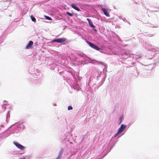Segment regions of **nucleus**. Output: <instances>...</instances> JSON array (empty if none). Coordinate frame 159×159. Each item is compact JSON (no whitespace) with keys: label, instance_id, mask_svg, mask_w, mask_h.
<instances>
[{"label":"nucleus","instance_id":"nucleus-1","mask_svg":"<svg viewBox=\"0 0 159 159\" xmlns=\"http://www.w3.org/2000/svg\"><path fill=\"white\" fill-rule=\"evenodd\" d=\"M126 126L125 125L122 124L121 125L117 133L116 134L115 137H116L119 134L121 133L126 128Z\"/></svg>","mask_w":159,"mask_h":159},{"label":"nucleus","instance_id":"nucleus-2","mask_svg":"<svg viewBox=\"0 0 159 159\" xmlns=\"http://www.w3.org/2000/svg\"><path fill=\"white\" fill-rule=\"evenodd\" d=\"M87 43L92 48H94L97 50H100V48L96 45H95L88 41H87Z\"/></svg>","mask_w":159,"mask_h":159},{"label":"nucleus","instance_id":"nucleus-3","mask_svg":"<svg viewBox=\"0 0 159 159\" xmlns=\"http://www.w3.org/2000/svg\"><path fill=\"white\" fill-rule=\"evenodd\" d=\"M66 40V39L64 38H59L57 39H54L52 41V42H57L58 43H61L65 42Z\"/></svg>","mask_w":159,"mask_h":159},{"label":"nucleus","instance_id":"nucleus-4","mask_svg":"<svg viewBox=\"0 0 159 159\" xmlns=\"http://www.w3.org/2000/svg\"><path fill=\"white\" fill-rule=\"evenodd\" d=\"M14 144L20 150H23L25 148V147L23 145L20 144L18 143L14 142Z\"/></svg>","mask_w":159,"mask_h":159},{"label":"nucleus","instance_id":"nucleus-5","mask_svg":"<svg viewBox=\"0 0 159 159\" xmlns=\"http://www.w3.org/2000/svg\"><path fill=\"white\" fill-rule=\"evenodd\" d=\"M102 11L103 12L104 14L107 17L110 16L109 13L108 12L107 9H106L105 8H102Z\"/></svg>","mask_w":159,"mask_h":159},{"label":"nucleus","instance_id":"nucleus-6","mask_svg":"<svg viewBox=\"0 0 159 159\" xmlns=\"http://www.w3.org/2000/svg\"><path fill=\"white\" fill-rule=\"evenodd\" d=\"M70 6L74 9H75L76 11H80V9L76 7V5L74 3H72L71 4Z\"/></svg>","mask_w":159,"mask_h":159},{"label":"nucleus","instance_id":"nucleus-7","mask_svg":"<svg viewBox=\"0 0 159 159\" xmlns=\"http://www.w3.org/2000/svg\"><path fill=\"white\" fill-rule=\"evenodd\" d=\"M33 43L32 41H30L29 43L26 46V48L27 49H30L31 48V46L33 45Z\"/></svg>","mask_w":159,"mask_h":159},{"label":"nucleus","instance_id":"nucleus-8","mask_svg":"<svg viewBox=\"0 0 159 159\" xmlns=\"http://www.w3.org/2000/svg\"><path fill=\"white\" fill-rule=\"evenodd\" d=\"M63 152V149H61L59 152V154L58 155L57 158H58V159H60V158L61 157Z\"/></svg>","mask_w":159,"mask_h":159},{"label":"nucleus","instance_id":"nucleus-9","mask_svg":"<svg viewBox=\"0 0 159 159\" xmlns=\"http://www.w3.org/2000/svg\"><path fill=\"white\" fill-rule=\"evenodd\" d=\"M87 20L89 22V24L91 27L93 28L95 27V26L93 25V23L91 20L89 18H87Z\"/></svg>","mask_w":159,"mask_h":159},{"label":"nucleus","instance_id":"nucleus-10","mask_svg":"<svg viewBox=\"0 0 159 159\" xmlns=\"http://www.w3.org/2000/svg\"><path fill=\"white\" fill-rule=\"evenodd\" d=\"M31 20L32 21L34 22L36 21V19L33 16H31Z\"/></svg>","mask_w":159,"mask_h":159},{"label":"nucleus","instance_id":"nucleus-11","mask_svg":"<svg viewBox=\"0 0 159 159\" xmlns=\"http://www.w3.org/2000/svg\"><path fill=\"white\" fill-rule=\"evenodd\" d=\"M66 14L70 16H73V14L70 13L69 12L67 11L66 12Z\"/></svg>","mask_w":159,"mask_h":159},{"label":"nucleus","instance_id":"nucleus-12","mask_svg":"<svg viewBox=\"0 0 159 159\" xmlns=\"http://www.w3.org/2000/svg\"><path fill=\"white\" fill-rule=\"evenodd\" d=\"M45 16L47 20H52V18H50V17H49V16Z\"/></svg>","mask_w":159,"mask_h":159},{"label":"nucleus","instance_id":"nucleus-13","mask_svg":"<svg viewBox=\"0 0 159 159\" xmlns=\"http://www.w3.org/2000/svg\"><path fill=\"white\" fill-rule=\"evenodd\" d=\"M72 107L71 106H69L68 107V110H72Z\"/></svg>","mask_w":159,"mask_h":159},{"label":"nucleus","instance_id":"nucleus-14","mask_svg":"<svg viewBox=\"0 0 159 159\" xmlns=\"http://www.w3.org/2000/svg\"><path fill=\"white\" fill-rule=\"evenodd\" d=\"M95 30L96 31V29H95Z\"/></svg>","mask_w":159,"mask_h":159}]
</instances>
